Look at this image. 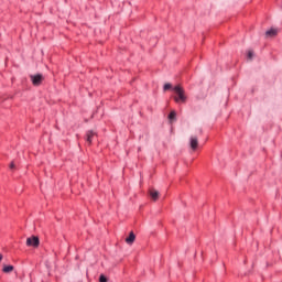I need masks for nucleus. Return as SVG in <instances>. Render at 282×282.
<instances>
[{
	"label": "nucleus",
	"instance_id": "nucleus-1",
	"mask_svg": "<svg viewBox=\"0 0 282 282\" xmlns=\"http://www.w3.org/2000/svg\"><path fill=\"white\" fill-rule=\"evenodd\" d=\"M174 94H176V96L174 97V101L180 104V102H186L187 97H186V91L184 90V88L180 85L175 86L173 88Z\"/></svg>",
	"mask_w": 282,
	"mask_h": 282
},
{
	"label": "nucleus",
	"instance_id": "nucleus-2",
	"mask_svg": "<svg viewBox=\"0 0 282 282\" xmlns=\"http://www.w3.org/2000/svg\"><path fill=\"white\" fill-rule=\"evenodd\" d=\"M39 237L33 236L26 239V246L32 247V248H39L40 245Z\"/></svg>",
	"mask_w": 282,
	"mask_h": 282
},
{
	"label": "nucleus",
	"instance_id": "nucleus-3",
	"mask_svg": "<svg viewBox=\"0 0 282 282\" xmlns=\"http://www.w3.org/2000/svg\"><path fill=\"white\" fill-rule=\"evenodd\" d=\"M30 78L35 87H39V85H41V83H43V75H41V74L31 75Z\"/></svg>",
	"mask_w": 282,
	"mask_h": 282
},
{
	"label": "nucleus",
	"instance_id": "nucleus-4",
	"mask_svg": "<svg viewBox=\"0 0 282 282\" xmlns=\"http://www.w3.org/2000/svg\"><path fill=\"white\" fill-rule=\"evenodd\" d=\"M189 147L192 151H197V147H199V140L197 139V137L195 135L191 137Z\"/></svg>",
	"mask_w": 282,
	"mask_h": 282
},
{
	"label": "nucleus",
	"instance_id": "nucleus-5",
	"mask_svg": "<svg viewBox=\"0 0 282 282\" xmlns=\"http://www.w3.org/2000/svg\"><path fill=\"white\" fill-rule=\"evenodd\" d=\"M148 195L150 196V199H152V202H158V199H160V192H158L156 189H150L148 192Z\"/></svg>",
	"mask_w": 282,
	"mask_h": 282
},
{
	"label": "nucleus",
	"instance_id": "nucleus-6",
	"mask_svg": "<svg viewBox=\"0 0 282 282\" xmlns=\"http://www.w3.org/2000/svg\"><path fill=\"white\" fill-rule=\"evenodd\" d=\"M94 138H97V134H96L95 131H88V132L86 133V142H87L88 144H91V142H94Z\"/></svg>",
	"mask_w": 282,
	"mask_h": 282
},
{
	"label": "nucleus",
	"instance_id": "nucleus-7",
	"mask_svg": "<svg viewBox=\"0 0 282 282\" xmlns=\"http://www.w3.org/2000/svg\"><path fill=\"white\" fill-rule=\"evenodd\" d=\"M133 241H135V234L131 231L129 237L126 238V243H128V246H133Z\"/></svg>",
	"mask_w": 282,
	"mask_h": 282
},
{
	"label": "nucleus",
	"instance_id": "nucleus-8",
	"mask_svg": "<svg viewBox=\"0 0 282 282\" xmlns=\"http://www.w3.org/2000/svg\"><path fill=\"white\" fill-rule=\"evenodd\" d=\"M278 34H279V30H276V29H271L265 32V36L268 39H272L273 36H276Z\"/></svg>",
	"mask_w": 282,
	"mask_h": 282
},
{
	"label": "nucleus",
	"instance_id": "nucleus-9",
	"mask_svg": "<svg viewBox=\"0 0 282 282\" xmlns=\"http://www.w3.org/2000/svg\"><path fill=\"white\" fill-rule=\"evenodd\" d=\"M14 271V265H3L2 272H4V274H9V272H13Z\"/></svg>",
	"mask_w": 282,
	"mask_h": 282
},
{
	"label": "nucleus",
	"instance_id": "nucleus-10",
	"mask_svg": "<svg viewBox=\"0 0 282 282\" xmlns=\"http://www.w3.org/2000/svg\"><path fill=\"white\" fill-rule=\"evenodd\" d=\"M177 116V113L175 112V110H172L169 115V120H175V117Z\"/></svg>",
	"mask_w": 282,
	"mask_h": 282
},
{
	"label": "nucleus",
	"instance_id": "nucleus-11",
	"mask_svg": "<svg viewBox=\"0 0 282 282\" xmlns=\"http://www.w3.org/2000/svg\"><path fill=\"white\" fill-rule=\"evenodd\" d=\"M247 58H248L249 61H252V58H254V52L248 51V53H247Z\"/></svg>",
	"mask_w": 282,
	"mask_h": 282
},
{
	"label": "nucleus",
	"instance_id": "nucleus-12",
	"mask_svg": "<svg viewBox=\"0 0 282 282\" xmlns=\"http://www.w3.org/2000/svg\"><path fill=\"white\" fill-rule=\"evenodd\" d=\"M171 87H173L171 84H165L163 89H164V91H169V89H171Z\"/></svg>",
	"mask_w": 282,
	"mask_h": 282
},
{
	"label": "nucleus",
	"instance_id": "nucleus-13",
	"mask_svg": "<svg viewBox=\"0 0 282 282\" xmlns=\"http://www.w3.org/2000/svg\"><path fill=\"white\" fill-rule=\"evenodd\" d=\"M99 282H107V276H105L104 274H101L99 276Z\"/></svg>",
	"mask_w": 282,
	"mask_h": 282
},
{
	"label": "nucleus",
	"instance_id": "nucleus-14",
	"mask_svg": "<svg viewBox=\"0 0 282 282\" xmlns=\"http://www.w3.org/2000/svg\"><path fill=\"white\" fill-rule=\"evenodd\" d=\"M10 169H11V170L17 169V165H14V162H11Z\"/></svg>",
	"mask_w": 282,
	"mask_h": 282
},
{
	"label": "nucleus",
	"instance_id": "nucleus-15",
	"mask_svg": "<svg viewBox=\"0 0 282 282\" xmlns=\"http://www.w3.org/2000/svg\"><path fill=\"white\" fill-rule=\"evenodd\" d=\"M3 261V254L0 253V262Z\"/></svg>",
	"mask_w": 282,
	"mask_h": 282
}]
</instances>
